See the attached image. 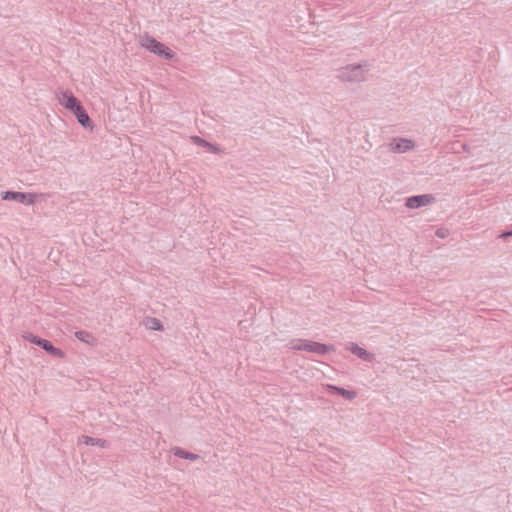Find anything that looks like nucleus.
Segmentation results:
<instances>
[{"instance_id": "obj_17", "label": "nucleus", "mask_w": 512, "mask_h": 512, "mask_svg": "<svg viewBox=\"0 0 512 512\" xmlns=\"http://www.w3.org/2000/svg\"><path fill=\"white\" fill-rule=\"evenodd\" d=\"M23 338L26 341H28V342H30L32 344H35L37 346H39L40 342H42V340H43V338H40V337H38L36 335H33L32 333H26L25 335H23Z\"/></svg>"}, {"instance_id": "obj_13", "label": "nucleus", "mask_w": 512, "mask_h": 512, "mask_svg": "<svg viewBox=\"0 0 512 512\" xmlns=\"http://www.w3.org/2000/svg\"><path fill=\"white\" fill-rule=\"evenodd\" d=\"M74 115L77 118L79 124H81L83 127L87 128L92 126V121L84 107L75 112Z\"/></svg>"}, {"instance_id": "obj_12", "label": "nucleus", "mask_w": 512, "mask_h": 512, "mask_svg": "<svg viewBox=\"0 0 512 512\" xmlns=\"http://www.w3.org/2000/svg\"><path fill=\"white\" fill-rule=\"evenodd\" d=\"M328 389L330 391H335L337 394L341 395L342 397H344L347 400H353L357 396L355 391L347 390V389H344L342 387H338L335 385H328Z\"/></svg>"}, {"instance_id": "obj_2", "label": "nucleus", "mask_w": 512, "mask_h": 512, "mask_svg": "<svg viewBox=\"0 0 512 512\" xmlns=\"http://www.w3.org/2000/svg\"><path fill=\"white\" fill-rule=\"evenodd\" d=\"M289 346L293 350L307 351L319 355H324L328 352L334 351V347L323 343L306 340V339H295L289 343Z\"/></svg>"}, {"instance_id": "obj_11", "label": "nucleus", "mask_w": 512, "mask_h": 512, "mask_svg": "<svg viewBox=\"0 0 512 512\" xmlns=\"http://www.w3.org/2000/svg\"><path fill=\"white\" fill-rule=\"evenodd\" d=\"M192 140H193L194 144H196L198 146L205 147V148L209 149V151L214 154H219L221 152V149L218 146L206 141L205 139H203L199 136L192 137Z\"/></svg>"}, {"instance_id": "obj_18", "label": "nucleus", "mask_w": 512, "mask_h": 512, "mask_svg": "<svg viewBox=\"0 0 512 512\" xmlns=\"http://www.w3.org/2000/svg\"><path fill=\"white\" fill-rule=\"evenodd\" d=\"M446 230L444 229H438L436 231V236H438L439 238H444L446 236Z\"/></svg>"}, {"instance_id": "obj_14", "label": "nucleus", "mask_w": 512, "mask_h": 512, "mask_svg": "<svg viewBox=\"0 0 512 512\" xmlns=\"http://www.w3.org/2000/svg\"><path fill=\"white\" fill-rule=\"evenodd\" d=\"M144 325L147 329L152 331H162L164 329L162 322L155 317H147L144 321Z\"/></svg>"}, {"instance_id": "obj_5", "label": "nucleus", "mask_w": 512, "mask_h": 512, "mask_svg": "<svg viewBox=\"0 0 512 512\" xmlns=\"http://www.w3.org/2000/svg\"><path fill=\"white\" fill-rule=\"evenodd\" d=\"M435 200L432 194H421L408 197L405 202V206L410 209H416L423 206L430 205Z\"/></svg>"}, {"instance_id": "obj_1", "label": "nucleus", "mask_w": 512, "mask_h": 512, "mask_svg": "<svg viewBox=\"0 0 512 512\" xmlns=\"http://www.w3.org/2000/svg\"><path fill=\"white\" fill-rule=\"evenodd\" d=\"M369 70V64H351L338 70L337 78L343 82H361L365 80V73Z\"/></svg>"}, {"instance_id": "obj_6", "label": "nucleus", "mask_w": 512, "mask_h": 512, "mask_svg": "<svg viewBox=\"0 0 512 512\" xmlns=\"http://www.w3.org/2000/svg\"><path fill=\"white\" fill-rule=\"evenodd\" d=\"M59 101L61 105L73 114L83 107L81 102L70 91H64L61 94Z\"/></svg>"}, {"instance_id": "obj_8", "label": "nucleus", "mask_w": 512, "mask_h": 512, "mask_svg": "<svg viewBox=\"0 0 512 512\" xmlns=\"http://www.w3.org/2000/svg\"><path fill=\"white\" fill-rule=\"evenodd\" d=\"M346 349L349 350L351 353L356 355L358 358H360L363 361L371 362L374 359V355L370 352L366 351L364 348L360 347L356 343H348L346 345Z\"/></svg>"}, {"instance_id": "obj_9", "label": "nucleus", "mask_w": 512, "mask_h": 512, "mask_svg": "<svg viewBox=\"0 0 512 512\" xmlns=\"http://www.w3.org/2000/svg\"><path fill=\"white\" fill-rule=\"evenodd\" d=\"M39 347H41L43 350H45L48 354H50L53 357H64V352L61 349L56 348L49 340L43 339L42 342H40Z\"/></svg>"}, {"instance_id": "obj_3", "label": "nucleus", "mask_w": 512, "mask_h": 512, "mask_svg": "<svg viewBox=\"0 0 512 512\" xmlns=\"http://www.w3.org/2000/svg\"><path fill=\"white\" fill-rule=\"evenodd\" d=\"M142 46L150 52L163 57L164 59L170 60L174 57L175 53L167 47L165 44L159 42L155 38L146 35L142 38Z\"/></svg>"}, {"instance_id": "obj_16", "label": "nucleus", "mask_w": 512, "mask_h": 512, "mask_svg": "<svg viewBox=\"0 0 512 512\" xmlns=\"http://www.w3.org/2000/svg\"><path fill=\"white\" fill-rule=\"evenodd\" d=\"M174 455L178 458L187 459V460H191V461H194V460H197L200 458L199 455L188 452L181 448H176L174 451Z\"/></svg>"}, {"instance_id": "obj_7", "label": "nucleus", "mask_w": 512, "mask_h": 512, "mask_svg": "<svg viewBox=\"0 0 512 512\" xmlns=\"http://www.w3.org/2000/svg\"><path fill=\"white\" fill-rule=\"evenodd\" d=\"M415 143L407 138H395L390 143V149L393 152L405 153L414 149Z\"/></svg>"}, {"instance_id": "obj_4", "label": "nucleus", "mask_w": 512, "mask_h": 512, "mask_svg": "<svg viewBox=\"0 0 512 512\" xmlns=\"http://www.w3.org/2000/svg\"><path fill=\"white\" fill-rule=\"evenodd\" d=\"M2 199L6 201H16L25 205H33L35 203V195L32 193H24L18 191H3Z\"/></svg>"}, {"instance_id": "obj_10", "label": "nucleus", "mask_w": 512, "mask_h": 512, "mask_svg": "<svg viewBox=\"0 0 512 512\" xmlns=\"http://www.w3.org/2000/svg\"><path fill=\"white\" fill-rule=\"evenodd\" d=\"M80 442L88 446H99L101 448H107L108 442L102 438H94L91 436L83 435L80 438Z\"/></svg>"}, {"instance_id": "obj_20", "label": "nucleus", "mask_w": 512, "mask_h": 512, "mask_svg": "<svg viewBox=\"0 0 512 512\" xmlns=\"http://www.w3.org/2000/svg\"><path fill=\"white\" fill-rule=\"evenodd\" d=\"M462 147H463V150L468 151V148H467L466 144H463Z\"/></svg>"}, {"instance_id": "obj_19", "label": "nucleus", "mask_w": 512, "mask_h": 512, "mask_svg": "<svg viewBox=\"0 0 512 512\" xmlns=\"http://www.w3.org/2000/svg\"><path fill=\"white\" fill-rule=\"evenodd\" d=\"M508 237H512V230L504 231V232L500 235V238H508Z\"/></svg>"}, {"instance_id": "obj_15", "label": "nucleus", "mask_w": 512, "mask_h": 512, "mask_svg": "<svg viewBox=\"0 0 512 512\" xmlns=\"http://www.w3.org/2000/svg\"><path fill=\"white\" fill-rule=\"evenodd\" d=\"M75 337L86 344L94 345L96 342V339L93 337V335L85 330H79L75 332Z\"/></svg>"}]
</instances>
